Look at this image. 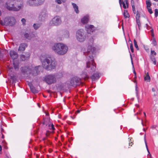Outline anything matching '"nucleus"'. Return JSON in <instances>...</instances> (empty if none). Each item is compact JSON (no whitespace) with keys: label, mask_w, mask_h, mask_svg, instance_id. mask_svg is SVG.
Listing matches in <instances>:
<instances>
[{"label":"nucleus","mask_w":158,"mask_h":158,"mask_svg":"<svg viewBox=\"0 0 158 158\" xmlns=\"http://www.w3.org/2000/svg\"><path fill=\"white\" fill-rule=\"evenodd\" d=\"M95 48L91 45H89L86 48L82 49V51L86 56L88 61L86 63V68L88 69L90 73L93 72L96 69V64L93 59Z\"/></svg>","instance_id":"f257e3e1"},{"label":"nucleus","mask_w":158,"mask_h":158,"mask_svg":"<svg viewBox=\"0 0 158 158\" xmlns=\"http://www.w3.org/2000/svg\"><path fill=\"white\" fill-rule=\"evenodd\" d=\"M40 60L43 67L46 69H54L57 65L55 60L48 55L42 54L40 56Z\"/></svg>","instance_id":"f03ea898"},{"label":"nucleus","mask_w":158,"mask_h":158,"mask_svg":"<svg viewBox=\"0 0 158 158\" xmlns=\"http://www.w3.org/2000/svg\"><path fill=\"white\" fill-rule=\"evenodd\" d=\"M68 48V47L66 45L62 43H56L52 47V49L56 53L60 55L66 54Z\"/></svg>","instance_id":"7ed1b4c3"},{"label":"nucleus","mask_w":158,"mask_h":158,"mask_svg":"<svg viewBox=\"0 0 158 158\" xmlns=\"http://www.w3.org/2000/svg\"><path fill=\"white\" fill-rule=\"evenodd\" d=\"M62 77V75L60 73L50 74L44 77V81L48 84L51 85L56 83L57 79L60 78Z\"/></svg>","instance_id":"20e7f679"},{"label":"nucleus","mask_w":158,"mask_h":158,"mask_svg":"<svg viewBox=\"0 0 158 158\" xmlns=\"http://www.w3.org/2000/svg\"><path fill=\"white\" fill-rule=\"evenodd\" d=\"M40 66H37L35 68H30L27 67H21L20 70L22 73L27 75L35 76L38 75L40 71L38 69Z\"/></svg>","instance_id":"39448f33"},{"label":"nucleus","mask_w":158,"mask_h":158,"mask_svg":"<svg viewBox=\"0 0 158 158\" xmlns=\"http://www.w3.org/2000/svg\"><path fill=\"white\" fill-rule=\"evenodd\" d=\"M76 37L77 41L80 42H84L86 39V33L83 29H80L76 32Z\"/></svg>","instance_id":"423d86ee"},{"label":"nucleus","mask_w":158,"mask_h":158,"mask_svg":"<svg viewBox=\"0 0 158 158\" xmlns=\"http://www.w3.org/2000/svg\"><path fill=\"white\" fill-rule=\"evenodd\" d=\"M15 23V18L13 17H7L5 18L4 21H1V24L2 25L12 26Z\"/></svg>","instance_id":"0eeeda50"},{"label":"nucleus","mask_w":158,"mask_h":158,"mask_svg":"<svg viewBox=\"0 0 158 158\" xmlns=\"http://www.w3.org/2000/svg\"><path fill=\"white\" fill-rule=\"evenodd\" d=\"M18 0H8L5 6L6 8L9 10L11 11L18 10L20 6H18V8L14 7L15 3H16V1Z\"/></svg>","instance_id":"6e6552de"},{"label":"nucleus","mask_w":158,"mask_h":158,"mask_svg":"<svg viewBox=\"0 0 158 158\" xmlns=\"http://www.w3.org/2000/svg\"><path fill=\"white\" fill-rule=\"evenodd\" d=\"M44 0H28L27 3L30 6H38L43 3Z\"/></svg>","instance_id":"1a4fd4ad"},{"label":"nucleus","mask_w":158,"mask_h":158,"mask_svg":"<svg viewBox=\"0 0 158 158\" xmlns=\"http://www.w3.org/2000/svg\"><path fill=\"white\" fill-rule=\"evenodd\" d=\"M80 79L77 77H75L72 78L70 81V84L72 86L76 87L80 84Z\"/></svg>","instance_id":"9d476101"},{"label":"nucleus","mask_w":158,"mask_h":158,"mask_svg":"<svg viewBox=\"0 0 158 158\" xmlns=\"http://www.w3.org/2000/svg\"><path fill=\"white\" fill-rule=\"evenodd\" d=\"M61 22V18L59 16H56L52 19L50 22V24H51V23H52V24L53 25L56 26L60 25Z\"/></svg>","instance_id":"9b49d317"},{"label":"nucleus","mask_w":158,"mask_h":158,"mask_svg":"<svg viewBox=\"0 0 158 158\" xmlns=\"http://www.w3.org/2000/svg\"><path fill=\"white\" fill-rule=\"evenodd\" d=\"M85 29L87 33L91 34L95 30V28L94 26L93 25H87L85 26Z\"/></svg>","instance_id":"f8f14e48"},{"label":"nucleus","mask_w":158,"mask_h":158,"mask_svg":"<svg viewBox=\"0 0 158 158\" xmlns=\"http://www.w3.org/2000/svg\"><path fill=\"white\" fill-rule=\"evenodd\" d=\"M119 3L121 7V4H122L123 5V8L124 9H126L127 8H128V3L127 0H122V1H121V0H119Z\"/></svg>","instance_id":"ddd939ff"},{"label":"nucleus","mask_w":158,"mask_h":158,"mask_svg":"<svg viewBox=\"0 0 158 158\" xmlns=\"http://www.w3.org/2000/svg\"><path fill=\"white\" fill-rule=\"evenodd\" d=\"M10 55L13 60L17 59L18 56L17 53L14 50H11L10 52Z\"/></svg>","instance_id":"4468645a"},{"label":"nucleus","mask_w":158,"mask_h":158,"mask_svg":"<svg viewBox=\"0 0 158 158\" xmlns=\"http://www.w3.org/2000/svg\"><path fill=\"white\" fill-rule=\"evenodd\" d=\"M19 0L18 1H16V3H15V6L14 7L16 8H18V6H20V8L18 10H13V11H18L20 10L21 9H22L23 7V2H21L19 4Z\"/></svg>","instance_id":"2eb2a0df"},{"label":"nucleus","mask_w":158,"mask_h":158,"mask_svg":"<svg viewBox=\"0 0 158 158\" xmlns=\"http://www.w3.org/2000/svg\"><path fill=\"white\" fill-rule=\"evenodd\" d=\"M27 46V45L26 43H23L21 44L19 46L18 50L21 52L23 51Z\"/></svg>","instance_id":"dca6fc26"},{"label":"nucleus","mask_w":158,"mask_h":158,"mask_svg":"<svg viewBox=\"0 0 158 158\" xmlns=\"http://www.w3.org/2000/svg\"><path fill=\"white\" fill-rule=\"evenodd\" d=\"M24 35L25 37L28 40H31L35 36V35L32 33H26Z\"/></svg>","instance_id":"f3484780"},{"label":"nucleus","mask_w":158,"mask_h":158,"mask_svg":"<svg viewBox=\"0 0 158 158\" xmlns=\"http://www.w3.org/2000/svg\"><path fill=\"white\" fill-rule=\"evenodd\" d=\"M30 54L29 53H27L26 55H21L20 56V59L22 61H24L28 60L30 57Z\"/></svg>","instance_id":"a211bd4d"},{"label":"nucleus","mask_w":158,"mask_h":158,"mask_svg":"<svg viewBox=\"0 0 158 158\" xmlns=\"http://www.w3.org/2000/svg\"><path fill=\"white\" fill-rule=\"evenodd\" d=\"M46 115H47V117L45 118H44V122L42 123L43 124L45 125L46 126H47L49 124L50 122V119L48 116L49 114H46Z\"/></svg>","instance_id":"6ab92c4d"},{"label":"nucleus","mask_w":158,"mask_h":158,"mask_svg":"<svg viewBox=\"0 0 158 158\" xmlns=\"http://www.w3.org/2000/svg\"><path fill=\"white\" fill-rule=\"evenodd\" d=\"M99 77V74L98 72H97L91 76V78L93 81H94L96 79H98Z\"/></svg>","instance_id":"aec40b11"},{"label":"nucleus","mask_w":158,"mask_h":158,"mask_svg":"<svg viewBox=\"0 0 158 158\" xmlns=\"http://www.w3.org/2000/svg\"><path fill=\"white\" fill-rule=\"evenodd\" d=\"M47 16V14L45 10H44L41 12L40 14V17L42 20Z\"/></svg>","instance_id":"412c9836"},{"label":"nucleus","mask_w":158,"mask_h":158,"mask_svg":"<svg viewBox=\"0 0 158 158\" xmlns=\"http://www.w3.org/2000/svg\"><path fill=\"white\" fill-rule=\"evenodd\" d=\"M88 17L85 16L81 19V21L83 24H85L88 22Z\"/></svg>","instance_id":"4be33fe9"},{"label":"nucleus","mask_w":158,"mask_h":158,"mask_svg":"<svg viewBox=\"0 0 158 158\" xmlns=\"http://www.w3.org/2000/svg\"><path fill=\"white\" fill-rule=\"evenodd\" d=\"M72 4L75 12L77 14L78 13H79V10H78V6L76 4L74 3H72Z\"/></svg>","instance_id":"5701e85b"},{"label":"nucleus","mask_w":158,"mask_h":158,"mask_svg":"<svg viewBox=\"0 0 158 158\" xmlns=\"http://www.w3.org/2000/svg\"><path fill=\"white\" fill-rule=\"evenodd\" d=\"M82 77L86 80L88 79L89 77V76L87 75V73L86 72H84L82 74Z\"/></svg>","instance_id":"b1692460"},{"label":"nucleus","mask_w":158,"mask_h":158,"mask_svg":"<svg viewBox=\"0 0 158 158\" xmlns=\"http://www.w3.org/2000/svg\"><path fill=\"white\" fill-rule=\"evenodd\" d=\"M144 80L146 82H149L150 81V78L148 73L146 74V76L144 77Z\"/></svg>","instance_id":"393cba45"},{"label":"nucleus","mask_w":158,"mask_h":158,"mask_svg":"<svg viewBox=\"0 0 158 158\" xmlns=\"http://www.w3.org/2000/svg\"><path fill=\"white\" fill-rule=\"evenodd\" d=\"M31 91L34 94L37 93L38 92V91L36 90L35 88L32 85L30 86Z\"/></svg>","instance_id":"a878e982"},{"label":"nucleus","mask_w":158,"mask_h":158,"mask_svg":"<svg viewBox=\"0 0 158 158\" xmlns=\"http://www.w3.org/2000/svg\"><path fill=\"white\" fill-rule=\"evenodd\" d=\"M63 35L65 38H68L69 36V31L66 30L64 31Z\"/></svg>","instance_id":"bb28decb"},{"label":"nucleus","mask_w":158,"mask_h":158,"mask_svg":"<svg viewBox=\"0 0 158 158\" xmlns=\"http://www.w3.org/2000/svg\"><path fill=\"white\" fill-rule=\"evenodd\" d=\"M41 26V23H34L33 25V27L35 30L39 28Z\"/></svg>","instance_id":"cd10ccee"},{"label":"nucleus","mask_w":158,"mask_h":158,"mask_svg":"<svg viewBox=\"0 0 158 158\" xmlns=\"http://www.w3.org/2000/svg\"><path fill=\"white\" fill-rule=\"evenodd\" d=\"M123 15L125 18H129L130 15L127 10H125L123 13Z\"/></svg>","instance_id":"c85d7f7f"},{"label":"nucleus","mask_w":158,"mask_h":158,"mask_svg":"<svg viewBox=\"0 0 158 158\" xmlns=\"http://www.w3.org/2000/svg\"><path fill=\"white\" fill-rule=\"evenodd\" d=\"M147 8L150 7L151 5V3L150 0H147L146 1Z\"/></svg>","instance_id":"c756f323"},{"label":"nucleus","mask_w":158,"mask_h":158,"mask_svg":"<svg viewBox=\"0 0 158 158\" xmlns=\"http://www.w3.org/2000/svg\"><path fill=\"white\" fill-rule=\"evenodd\" d=\"M151 59L153 62V64L156 65V61L155 57L153 56H151Z\"/></svg>","instance_id":"7c9ffc66"},{"label":"nucleus","mask_w":158,"mask_h":158,"mask_svg":"<svg viewBox=\"0 0 158 158\" xmlns=\"http://www.w3.org/2000/svg\"><path fill=\"white\" fill-rule=\"evenodd\" d=\"M136 23L138 26L139 29V30L140 29V28L141 27V25L140 22V21L139 19L136 20Z\"/></svg>","instance_id":"2f4dec72"},{"label":"nucleus","mask_w":158,"mask_h":158,"mask_svg":"<svg viewBox=\"0 0 158 158\" xmlns=\"http://www.w3.org/2000/svg\"><path fill=\"white\" fill-rule=\"evenodd\" d=\"M10 79L11 80L12 83H15L16 82V78L15 76H11Z\"/></svg>","instance_id":"473e14b6"},{"label":"nucleus","mask_w":158,"mask_h":158,"mask_svg":"<svg viewBox=\"0 0 158 158\" xmlns=\"http://www.w3.org/2000/svg\"><path fill=\"white\" fill-rule=\"evenodd\" d=\"M134 42L135 48H136L137 50H139V48L137 44V43L135 39L134 40Z\"/></svg>","instance_id":"72a5a7b5"},{"label":"nucleus","mask_w":158,"mask_h":158,"mask_svg":"<svg viewBox=\"0 0 158 158\" xmlns=\"http://www.w3.org/2000/svg\"><path fill=\"white\" fill-rule=\"evenodd\" d=\"M14 67L15 70H18L19 69V66L18 64H16L15 63H13Z\"/></svg>","instance_id":"f704fd0d"},{"label":"nucleus","mask_w":158,"mask_h":158,"mask_svg":"<svg viewBox=\"0 0 158 158\" xmlns=\"http://www.w3.org/2000/svg\"><path fill=\"white\" fill-rule=\"evenodd\" d=\"M140 17V14L139 12L138 11H137L136 16V20L139 19V18Z\"/></svg>","instance_id":"c9c22d12"},{"label":"nucleus","mask_w":158,"mask_h":158,"mask_svg":"<svg viewBox=\"0 0 158 158\" xmlns=\"http://www.w3.org/2000/svg\"><path fill=\"white\" fill-rule=\"evenodd\" d=\"M145 144H146V148L147 151L148 152V156H150V157H151V154L149 152V151L148 150V147L147 146V143H146V141H145Z\"/></svg>","instance_id":"e433bc0d"},{"label":"nucleus","mask_w":158,"mask_h":158,"mask_svg":"<svg viewBox=\"0 0 158 158\" xmlns=\"http://www.w3.org/2000/svg\"><path fill=\"white\" fill-rule=\"evenodd\" d=\"M48 126L50 129H52L53 130L55 129L53 124H48Z\"/></svg>","instance_id":"4c0bfd02"},{"label":"nucleus","mask_w":158,"mask_h":158,"mask_svg":"<svg viewBox=\"0 0 158 158\" xmlns=\"http://www.w3.org/2000/svg\"><path fill=\"white\" fill-rule=\"evenodd\" d=\"M155 16L156 17L158 16V10L157 9L155 10Z\"/></svg>","instance_id":"58836bf2"},{"label":"nucleus","mask_w":158,"mask_h":158,"mask_svg":"<svg viewBox=\"0 0 158 158\" xmlns=\"http://www.w3.org/2000/svg\"><path fill=\"white\" fill-rule=\"evenodd\" d=\"M132 10H133V12L134 14H135L136 11L135 9V6L134 5H132Z\"/></svg>","instance_id":"ea45409f"},{"label":"nucleus","mask_w":158,"mask_h":158,"mask_svg":"<svg viewBox=\"0 0 158 158\" xmlns=\"http://www.w3.org/2000/svg\"><path fill=\"white\" fill-rule=\"evenodd\" d=\"M130 49H131V52H133L134 49H133V45H132V44L131 43L130 44Z\"/></svg>","instance_id":"a19ab883"},{"label":"nucleus","mask_w":158,"mask_h":158,"mask_svg":"<svg viewBox=\"0 0 158 158\" xmlns=\"http://www.w3.org/2000/svg\"><path fill=\"white\" fill-rule=\"evenodd\" d=\"M152 43L154 46H156V42L155 39L153 40Z\"/></svg>","instance_id":"79ce46f5"},{"label":"nucleus","mask_w":158,"mask_h":158,"mask_svg":"<svg viewBox=\"0 0 158 158\" xmlns=\"http://www.w3.org/2000/svg\"><path fill=\"white\" fill-rule=\"evenodd\" d=\"M147 9H148V10L150 14H152V13L153 12L152 11V10L151 8H150V7L148 8H147Z\"/></svg>","instance_id":"37998d69"},{"label":"nucleus","mask_w":158,"mask_h":158,"mask_svg":"<svg viewBox=\"0 0 158 158\" xmlns=\"http://www.w3.org/2000/svg\"><path fill=\"white\" fill-rule=\"evenodd\" d=\"M55 2L58 4H61V0H55Z\"/></svg>","instance_id":"c03bdc74"},{"label":"nucleus","mask_w":158,"mask_h":158,"mask_svg":"<svg viewBox=\"0 0 158 158\" xmlns=\"http://www.w3.org/2000/svg\"><path fill=\"white\" fill-rule=\"evenodd\" d=\"M151 54H154V55H156V53L154 51L151 50Z\"/></svg>","instance_id":"a18cd8bd"},{"label":"nucleus","mask_w":158,"mask_h":158,"mask_svg":"<svg viewBox=\"0 0 158 158\" xmlns=\"http://www.w3.org/2000/svg\"><path fill=\"white\" fill-rule=\"evenodd\" d=\"M21 21L23 24H24L26 22V20L24 19L23 18L21 19Z\"/></svg>","instance_id":"49530a36"},{"label":"nucleus","mask_w":158,"mask_h":158,"mask_svg":"<svg viewBox=\"0 0 158 158\" xmlns=\"http://www.w3.org/2000/svg\"><path fill=\"white\" fill-rule=\"evenodd\" d=\"M130 57H131V64L133 65V68L134 69V65H133V60H132V56H131V54H130Z\"/></svg>","instance_id":"de8ad7c7"},{"label":"nucleus","mask_w":158,"mask_h":158,"mask_svg":"<svg viewBox=\"0 0 158 158\" xmlns=\"http://www.w3.org/2000/svg\"><path fill=\"white\" fill-rule=\"evenodd\" d=\"M137 84H136V89H135V90L136 91V96L138 98V91L137 90Z\"/></svg>","instance_id":"09e8293b"},{"label":"nucleus","mask_w":158,"mask_h":158,"mask_svg":"<svg viewBox=\"0 0 158 158\" xmlns=\"http://www.w3.org/2000/svg\"><path fill=\"white\" fill-rule=\"evenodd\" d=\"M134 69V74H135V78H136V72H135V70L134 68V69Z\"/></svg>","instance_id":"8fccbe9b"},{"label":"nucleus","mask_w":158,"mask_h":158,"mask_svg":"<svg viewBox=\"0 0 158 158\" xmlns=\"http://www.w3.org/2000/svg\"><path fill=\"white\" fill-rule=\"evenodd\" d=\"M13 69L12 68H10L9 67V71H12V69Z\"/></svg>","instance_id":"3c124183"},{"label":"nucleus","mask_w":158,"mask_h":158,"mask_svg":"<svg viewBox=\"0 0 158 158\" xmlns=\"http://www.w3.org/2000/svg\"><path fill=\"white\" fill-rule=\"evenodd\" d=\"M2 139H4V135L3 134H2Z\"/></svg>","instance_id":"603ef678"},{"label":"nucleus","mask_w":158,"mask_h":158,"mask_svg":"<svg viewBox=\"0 0 158 158\" xmlns=\"http://www.w3.org/2000/svg\"><path fill=\"white\" fill-rule=\"evenodd\" d=\"M152 90L153 92H154L155 91V90L154 89L152 88Z\"/></svg>","instance_id":"864d4df0"},{"label":"nucleus","mask_w":158,"mask_h":158,"mask_svg":"<svg viewBox=\"0 0 158 158\" xmlns=\"http://www.w3.org/2000/svg\"><path fill=\"white\" fill-rule=\"evenodd\" d=\"M2 149V147L0 145V152L1 151Z\"/></svg>","instance_id":"5fc2aeb1"},{"label":"nucleus","mask_w":158,"mask_h":158,"mask_svg":"<svg viewBox=\"0 0 158 158\" xmlns=\"http://www.w3.org/2000/svg\"><path fill=\"white\" fill-rule=\"evenodd\" d=\"M136 106H137V107H139V105H138V104H136Z\"/></svg>","instance_id":"6e6d98bb"},{"label":"nucleus","mask_w":158,"mask_h":158,"mask_svg":"<svg viewBox=\"0 0 158 158\" xmlns=\"http://www.w3.org/2000/svg\"><path fill=\"white\" fill-rule=\"evenodd\" d=\"M144 114L145 116H146V113L145 112L143 113Z\"/></svg>","instance_id":"4d7b16f0"},{"label":"nucleus","mask_w":158,"mask_h":158,"mask_svg":"<svg viewBox=\"0 0 158 158\" xmlns=\"http://www.w3.org/2000/svg\"><path fill=\"white\" fill-rule=\"evenodd\" d=\"M77 112H78V113H80V111L79 110H77Z\"/></svg>","instance_id":"13d9d810"},{"label":"nucleus","mask_w":158,"mask_h":158,"mask_svg":"<svg viewBox=\"0 0 158 158\" xmlns=\"http://www.w3.org/2000/svg\"><path fill=\"white\" fill-rule=\"evenodd\" d=\"M143 130L144 131H145V130L144 128H143Z\"/></svg>","instance_id":"bf43d9fd"},{"label":"nucleus","mask_w":158,"mask_h":158,"mask_svg":"<svg viewBox=\"0 0 158 158\" xmlns=\"http://www.w3.org/2000/svg\"><path fill=\"white\" fill-rule=\"evenodd\" d=\"M154 0L156 2H157L158 1V0Z\"/></svg>","instance_id":"052dcab7"},{"label":"nucleus","mask_w":158,"mask_h":158,"mask_svg":"<svg viewBox=\"0 0 158 158\" xmlns=\"http://www.w3.org/2000/svg\"><path fill=\"white\" fill-rule=\"evenodd\" d=\"M131 143H132V142H131V143H129V145H130V144H131Z\"/></svg>","instance_id":"680f3d73"},{"label":"nucleus","mask_w":158,"mask_h":158,"mask_svg":"<svg viewBox=\"0 0 158 158\" xmlns=\"http://www.w3.org/2000/svg\"><path fill=\"white\" fill-rule=\"evenodd\" d=\"M142 124L143 125V122H142Z\"/></svg>","instance_id":"e2e57ef3"},{"label":"nucleus","mask_w":158,"mask_h":158,"mask_svg":"<svg viewBox=\"0 0 158 158\" xmlns=\"http://www.w3.org/2000/svg\"><path fill=\"white\" fill-rule=\"evenodd\" d=\"M145 137H146V134H145V135H144V138H145Z\"/></svg>","instance_id":"0e129e2a"},{"label":"nucleus","mask_w":158,"mask_h":158,"mask_svg":"<svg viewBox=\"0 0 158 158\" xmlns=\"http://www.w3.org/2000/svg\"><path fill=\"white\" fill-rule=\"evenodd\" d=\"M137 118L139 119V118L138 117H137Z\"/></svg>","instance_id":"69168bd1"},{"label":"nucleus","mask_w":158,"mask_h":158,"mask_svg":"<svg viewBox=\"0 0 158 158\" xmlns=\"http://www.w3.org/2000/svg\"><path fill=\"white\" fill-rule=\"evenodd\" d=\"M129 53H130V52H129ZM130 54H131V53H130Z\"/></svg>","instance_id":"338daca9"}]
</instances>
